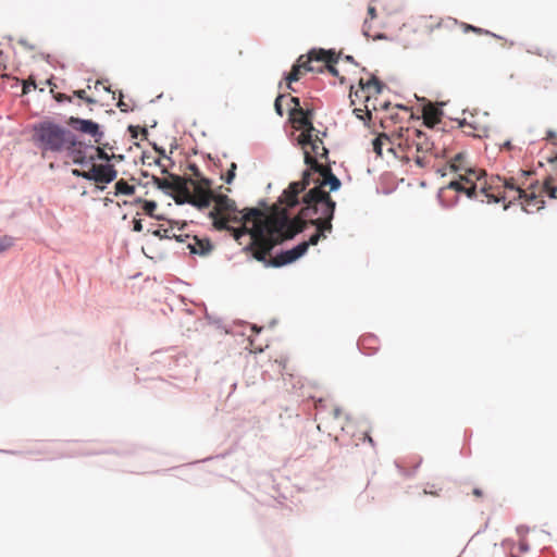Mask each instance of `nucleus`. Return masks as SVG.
I'll return each instance as SVG.
<instances>
[{
	"mask_svg": "<svg viewBox=\"0 0 557 557\" xmlns=\"http://www.w3.org/2000/svg\"><path fill=\"white\" fill-rule=\"evenodd\" d=\"M458 126L462 132L472 137L482 138L487 136L488 128L485 125L479 124L475 121L461 120L458 122Z\"/></svg>",
	"mask_w": 557,
	"mask_h": 557,
	"instance_id": "4be33fe9",
	"label": "nucleus"
},
{
	"mask_svg": "<svg viewBox=\"0 0 557 557\" xmlns=\"http://www.w3.org/2000/svg\"><path fill=\"white\" fill-rule=\"evenodd\" d=\"M450 169L458 173V178L449 182L442 187L438 197L442 201H446L449 191L463 193L469 198L476 197L478 182L482 171H478L465 165V156L458 153L450 163Z\"/></svg>",
	"mask_w": 557,
	"mask_h": 557,
	"instance_id": "423d86ee",
	"label": "nucleus"
},
{
	"mask_svg": "<svg viewBox=\"0 0 557 557\" xmlns=\"http://www.w3.org/2000/svg\"><path fill=\"white\" fill-rule=\"evenodd\" d=\"M393 145L401 158L407 161L413 160L420 168H424L428 161V153L433 149V143L428 135L414 127H400L394 132Z\"/></svg>",
	"mask_w": 557,
	"mask_h": 557,
	"instance_id": "39448f33",
	"label": "nucleus"
},
{
	"mask_svg": "<svg viewBox=\"0 0 557 557\" xmlns=\"http://www.w3.org/2000/svg\"><path fill=\"white\" fill-rule=\"evenodd\" d=\"M138 202H141V200H138ZM157 209V203L154 201H143V210L144 212L151 216V218H154V211Z\"/></svg>",
	"mask_w": 557,
	"mask_h": 557,
	"instance_id": "c756f323",
	"label": "nucleus"
},
{
	"mask_svg": "<svg viewBox=\"0 0 557 557\" xmlns=\"http://www.w3.org/2000/svg\"><path fill=\"white\" fill-rule=\"evenodd\" d=\"M507 177L496 176L492 178L488 184L486 182H478V189H480L481 194L484 195L487 202L499 203L503 201V193L506 184Z\"/></svg>",
	"mask_w": 557,
	"mask_h": 557,
	"instance_id": "f8f14e48",
	"label": "nucleus"
},
{
	"mask_svg": "<svg viewBox=\"0 0 557 557\" xmlns=\"http://www.w3.org/2000/svg\"><path fill=\"white\" fill-rule=\"evenodd\" d=\"M304 207L295 218H290L287 208L274 206L269 214L252 208L246 220H253L249 235L253 249V257L258 261H265L267 256L276 246L294 238L301 233L308 222L317 227V232L309 238V246L317 245L324 233L332 232V220L336 202L318 189H310L302 198Z\"/></svg>",
	"mask_w": 557,
	"mask_h": 557,
	"instance_id": "f03ea898",
	"label": "nucleus"
},
{
	"mask_svg": "<svg viewBox=\"0 0 557 557\" xmlns=\"http://www.w3.org/2000/svg\"><path fill=\"white\" fill-rule=\"evenodd\" d=\"M97 156L101 160H106V161L110 160V157L101 148H97Z\"/></svg>",
	"mask_w": 557,
	"mask_h": 557,
	"instance_id": "ea45409f",
	"label": "nucleus"
},
{
	"mask_svg": "<svg viewBox=\"0 0 557 557\" xmlns=\"http://www.w3.org/2000/svg\"><path fill=\"white\" fill-rule=\"evenodd\" d=\"M556 138H557V137H556V134H555L554 132L549 131V132L547 133V139H549L553 144H555V143H556V141H555V140H556Z\"/></svg>",
	"mask_w": 557,
	"mask_h": 557,
	"instance_id": "de8ad7c7",
	"label": "nucleus"
},
{
	"mask_svg": "<svg viewBox=\"0 0 557 557\" xmlns=\"http://www.w3.org/2000/svg\"><path fill=\"white\" fill-rule=\"evenodd\" d=\"M74 96H76L77 98L84 100L88 104H95L96 103V99H94L91 97H88L87 94H86V90H84V89L75 90L74 91Z\"/></svg>",
	"mask_w": 557,
	"mask_h": 557,
	"instance_id": "2f4dec72",
	"label": "nucleus"
},
{
	"mask_svg": "<svg viewBox=\"0 0 557 557\" xmlns=\"http://www.w3.org/2000/svg\"><path fill=\"white\" fill-rule=\"evenodd\" d=\"M133 230L135 232H141L143 231L141 220H134V227H133Z\"/></svg>",
	"mask_w": 557,
	"mask_h": 557,
	"instance_id": "a19ab883",
	"label": "nucleus"
},
{
	"mask_svg": "<svg viewBox=\"0 0 557 557\" xmlns=\"http://www.w3.org/2000/svg\"><path fill=\"white\" fill-rule=\"evenodd\" d=\"M141 133L146 136L147 135V129L146 128H141Z\"/></svg>",
	"mask_w": 557,
	"mask_h": 557,
	"instance_id": "6e6d98bb",
	"label": "nucleus"
},
{
	"mask_svg": "<svg viewBox=\"0 0 557 557\" xmlns=\"http://www.w3.org/2000/svg\"><path fill=\"white\" fill-rule=\"evenodd\" d=\"M236 169H237V165L236 163L232 162L231 163V166H230V170L227 171L226 175L225 176H222V178L227 183H232L234 177H235V172H236Z\"/></svg>",
	"mask_w": 557,
	"mask_h": 557,
	"instance_id": "473e14b6",
	"label": "nucleus"
},
{
	"mask_svg": "<svg viewBox=\"0 0 557 557\" xmlns=\"http://www.w3.org/2000/svg\"><path fill=\"white\" fill-rule=\"evenodd\" d=\"M326 53H329L330 57H331L330 61L326 60V59H322V60H314V62H317V63H321V62L325 63V67L329 70V72L332 73L333 75L337 76L338 72H337L336 67L334 66V64L337 63V57H336L335 52L331 51V50L326 51Z\"/></svg>",
	"mask_w": 557,
	"mask_h": 557,
	"instance_id": "cd10ccee",
	"label": "nucleus"
},
{
	"mask_svg": "<svg viewBox=\"0 0 557 557\" xmlns=\"http://www.w3.org/2000/svg\"><path fill=\"white\" fill-rule=\"evenodd\" d=\"M304 207L295 218H290L287 208L274 206L269 214L252 208L246 220H253L249 235L253 249V257L258 261H265L267 256L276 246L294 238L301 233L308 222L317 227V232L309 238V246L317 245L324 233L332 232V220L336 202L318 189H310L302 198Z\"/></svg>",
	"mask_w": 557,
	"mask_h": 557,
	"instance_id": "f257e3e1",
	"label": "nucleus"
},
{
	"mask_svg": "<svg viewBox=\"0 0 557 557\" xmlns=\"http://www.w3.org/2000/svg\"><path fill=\"white\" fill-rule=\"evenodd\" d=\"M135 186L129 185L126 181L120 180L115 183V195H133Z\"/></svg>",
	"mask_w": 557,
	"mask_h": 557,
	"instance_id": "bb28decb",
	"label": "nucleus"
},
{
	"mask_svg": "<svg viewBox=\"0 0 557 557\" xmlns=\"http://www.w3.org/2000/svg\"><path fill=\"white\" fill-rule=\"evenodd\" d=\"M505 146H506L507 148H510V143H506V144H505Z\"/></svg>",
	"mask_w": 557,
	"mask_h": 557,
	"instance_id": "13d9d810",
	"label": "nucleus"
},
{
	"mask_svg": "<svg viewBox=\"0 0 557 557\" xmlns=\"http://www.w3.org/2000/svg\"><path fill=\"white\" fill-rule=\"evenodd\" d=\"M326 136L325 132L320 133L319 131L312 134L310 143L307 146L311 147V152L314 154L313 158L327 159L329 150L324 146L323 137Z\"/></svg>",
	"mask_w": 557,
	"mask_h": 557,
	"instance_id": "412c9836",
	"label": "nucleus"
},
{
	"mask_svg": "<svg viewBox=\"0 0 557 557\" xmlns=\"http://www.w3.org/2000/svg\"><path fill=\"white\" fill-rule=\"evenodd\" d=\"M443 115L442 109L433 103H428L423 107L422 116L424 124L429 127H434L441 122Z\"/></svg>",
	"mask_w": 557,
	"mask_h": 557,
	"instance_id": "b1692460",
	"label": "nucleus"
},
{
	"mask_svg": "<svg viewBox=\"0 0 557 557\" xmlns=\"http://www.w3.org/2000/svg\"><path fill=\"white\" fill-rule=\"evenodd\" d=\"M123 94L120 91V99H119V102H117V107L120 108V110L122 112H128L131 110L129 106L127 103H125L123 100Z\"/></svg>",
	"mask_w": 557,
	"mask_h": 557,
	"instance_id": "e433bc0d",
	"label": "nucleus"
},
{
	"mask_svg": "<svg viewBox=\"0 0 557 557\" xmlns=\"http://www.w3.org/2000/svg\"><path fill=\"white\" fill-rule=\"evenodd\" d=\"M394 133L391 135L380 134L372 143L373 150L377 156H382L383 146H388V151L396 153V145H393Z\"/></svg>",
	"mask_w": 557,
	"mask_h": 557,
	"instance_id": "393cba45",
	"label": "nucleus"
},
{
	"mask_svg": "<svg viewBox=\"0 0 557 557\" xmlns=\"http://www.w3.org/2000/svg\"><path fill=\"white\" fill-rule=\"evenodd\" d=\"M372 337H363L361 344L364 346L367 341H371Z\"/></svg>",
	"mask_w": 557,
	"mask_h": 557,
	"instance_id": "603ef678",
	"label": "nucleus"
},
{
	"mask_svg": "<svg viewBox=\"0 0 557 557\" xmlns=\"http://www.w3.org/2000/svg\"><path fill=\"white\" fill-rule=\"evenodd\" d=\"M290 102L294 104V107H293V108H301L299 98H297V97H292V98H290Z\"/></svg>",
	"mask_w": 557,
	"mask_h": 557,
	"instance_id": "c03bdc74",
	"label": "nucleus"
},
{
	"mask_svg": "<svg viewBox=\"0 0 557 557\" xmlns=\"http://www.w3.org/2000/svg\"><path fill=\"white\" fill-rule=\"evenodd\" d=\"M330 54L326 53V50L323 49H312L308 52V54L300 55L297 59V62L293 65L289 74L285 77L288 87H290L292 83L298 82L301 75L306 72H322L323 65H314V60L326 59L330 61Z\"/></svg>",
	"mask_w": 557,
	"mask_h": 557,
	"instance_id": "6e6552de",
	"label": "nucleus"
},
{
	"mask_svg": "<svg viewBox=\"0 0 557 557\" xmlns=\"http://www.w3.org/2000/svg\"><path fill=\"white\" fill-rule=\"evenodd\" d=\"M541 189L545 191L550 198H557V172L555 174L548 175L542 186Z\"/></svg>",
	"mask_w": 557,
	"mask_h": 557,
	"instance_id": "a878e982",
	"label": "nucleus"
},
{
	"mask_svg": "<svg viewBox=\"0 0 557 557\" xmlns=\"http://www.w3.org/2000/svg\"><path fill=\"white\" fill-rule=\"evenodd\" d=\"M189 170L193 172V174L199 180L201 178L200 177V172H199V169L197 168V165L195 164H190L189 165Z\"/></svg>",
	"mask_w": 557,
	"mask_h": 557,
	"instance_id": "79ce46f5",
	"label": "nucleus"
},
{
	"mask_svg": "<svg viewBox=\"0 0 557 557\" xmlns=\"http://www.w3.org/2000/svg\"><path fill=\"white\" fill-rule=\"evenodd\" d=\"M310 169L305 171L300 181L290 183L284 190L281 202L285 203L287 208H294L298 203L299 194L310 184Z\"/></svg>",
	"mask_w": 557,
	"mask_h": 557,
	"instance_id": "4468645a",
	"label": "nucleus"
},
{
	"mask_svg": "<svg viewBox=\"0 0 557 557\" xmlns=\"http://www.w3.org/2000/svg\"><path fill=\"white\" fill-rule=\"evenodd\" d=\"M86 171H81V170H77V169H74L72 171L73 175L75 176H78V177H83L84 178V174H85Z\"/></svg>",
	"mask_w": 557,
	"mask_h": 557,
	"instance_id": "09e8293b",
	"label": "nucleus"
},
{
	"mask_svg": "<svg viewBox=\"0 0 557 557\" xmlns=\"http://www.w3.org/2000/svg\"><path fill=\"white\" fill-rule=\"evenodd\" d=\"M315 419L319 420L318 429L324 425L325 429H344L342 422L343 412L339 407L329 399L320 398L314 403Z\"/></svg>",
	"mask_w": 557,
	"mask_h": 557,
	"instance_id": "9d476101",
	"label": "nucleus"
},
{
	"mask_svg": "<svg viewBox=\"0 0 557 557\" xmlns=\"http://www.w3.org/2000/svg\"><path fill=\"white\" fill-rule=\"evenodd\" d=\"M103 89H104L106 91H108V92H111V88H110V86H103Z\"/></svg>",
	"mask_w": 557,
	"mask_h": 557,
	"instance_id": "864d4df0",
	"label": "nucleus"
},
{
	"mask_svg": "<svg viewBox=\"0 0 557 557\" xmlns=\"http://www.w3.org/2000/svg\"><path fill=\"white\" fill-rule=\"evenodd\" d=\"M153 235L160 238H172V231L168 228H159L153 232Z\"/></svg>",
	"mask_w": 557,
	"mask_h": 557,
	"instance_id": "72a5a7b5",
	"label": "nucleus"
},
{
	"mask_svg": "<svg viewBox=\"0 0 557 557\" xmlns=\"http://www.w3.org/2000/svg\"><path fill=\"white\" fill-rule=\"evenodd\" d=\"M14 244V238L8 235L0 237V253L8 250Z\"/></svg>",
	"mask_w": 557,
	"mask_h": 557,
	"instance_id": "7c9ffc66",
	"label": "nucleus"
},
{
	"mask_svg": "<svg viewBox=\"0 0 557 557\" xmlns=\"http://www.w3.org/2000/svg\"><path fill=\"white\" fill-rule=\"evenodd\" d=\"M54 99L57 101H59V102H62V101H65V100L66 101H71L72 100V98L70 96H66L65 94H61V92L54 95Z\"/></svg>",
	"mask_w": 557,
	"mask_h": 557,
	"instance_id": "58836bf2",
	"label": "nucleus"
},
{
	"mask_svg": "<svg viewBox=\"0 0 557 557\" xmlns=\"http://www.w3.org/2000/svg\"><path fill=\"white\" fill-rule=\"evenodd\" d=\"M308 250V244H299L293 249L283 251L270 260L272 267L278 268L292 263L302 257Z\"/></svg>",
	"mask_w": 557,
	"mask_h": 557,
	"instance_id": "a211bd4d",
	"label": "nucleus"
},
{
	"mask_svg": "<svg viewBox=\"0 0 557 557\" xmlns=\"http://www.w3.org/2000/svg\"><path fill=\"white\" fill-rule=\"evenodd\" d=\"M117 175L116 170L110 164H91L90 169L85 172L84 178L95 181L97 183H111Z\"/></svg>",
	"mask_w": 557,
	"mask_h": 557,
	"instance_id": "2eb2a0df",
	"label": "nucleus"
},
{
	"mask_svg": "<svg viewBox=\"0 0 557 557\" xmlns=\"http://www.w3.org/2000/svg\"><path fill=\"white\" fill-rule=\"evenodd\" d=\"M362 33L367 38L373 40L384 38L382 24L377 21L376 10L373 5L368 7V15L363 22Z\"/></svg>",
	"mask_w": 557,
	"mask_h": 557,
	"instance_id": "dca6fc26",
	"label": "nucleus"
},
{
	"mask_svg": "<svg viewBox=\"0 0 557 557\" xmlns=\"http://www.w3.org/2000/svg\"><path fill=\"white\" fill-rule=\"evenodd\" d=\"M460 26H461V28H462V30H463L465 33L473 32V33H475L476 35H491V36H494V37H495V35H494V34H492L491 32L485 30V29L480 28V27H475V26L470 25V24H467V23H461V24H460Z\"/></svg>",
	"mask_w": 557,
	"mask_h": 557,
	"instance_id": "c85d7f7f",
	"label": "nucleus"
},
{
	"mask_svg": "<svg viewBox=\"0 0 557 557\" xmlns=\"http://www.w3.org/2000/svg\"><path fill=\"white\" fill-rule=\"evenodd\" d=\"M503 203L504 208H507L508 205L512 203L516 200H522L523 195H525V189H523L512 177L506 178V184L504 188Z\"/></svg>",
	"mask_w": 557,
	"mask_h": 557,
	"instance_id": "aec40b11",
	"label": "nucleus"
},
{
	"mask_svg": "<svg viewBox=\"0 0 557 557\" xmlns=\"http://www.w3.org/2000/svg\"><path fill=\"white\" fill-rule=\"evenodd\" d=\"M382 91V84L381 82L372 76L371 78L364 81L363 78L359 79L358 88L354 89V86L350 87V100L351 104H355V99L352 97H359V94H362L363 103L366 107V114L371 119V112L377 111L379 109L386 110L388 108V102H382L380 104H376V97Z\"/></svg>",
	"mask_w": 557,
	"mask_h": 557,
	"instance_id": "0eeeda50",
	"label": "nucleus"
},
{
	"mask_svg": "<svg viewBox=\"0 0 557 557\" xmlns=\"http://www.w3.org/2000/svg\"><path fill=\"white\" fill-rule=\"evenodd\" d=\"M32 139L42 158L74 150L77 145L76 136L70 129L48 121L34 126Z\"/></svg>",
	"mask_w": 557,
	"mask_h": 557,
	"instance_id": "20e7f679",
	"label": "nucleus"
},
{
	"mask_svg": "<svg viewBox=\"0 0 557 557\" xmlns=\"http://www.w3.org/2000/svg\"><path fill=\"white\" fill-rule=\"evenodd\" d=\"M188 249L193 255L207 256L212 250L211 242L208 238L191 236L188 242Z\"/></svg>",
	"mask_w": 557,
	"mask_h": 557,
	"instance_id": "5701e85b",
	"label": "nucleus"
},
{
	"mask_svg": "<svg viewBox=\"0 0 557 557\" xmlns=\"http://www.w3.org/2000/svg\"><path fill=\"white\" fill-rule=\"evenodd\" d=\"M305 163L320 176L314 181L317 185L312 189H318L322 194L330 196V193L324 190L325 186H329L330 191L337 190L341 187V181L333 174L331 168L319 163L312 157V153L307 150H305Z\"/></svg>",
	"mask_w": 557,
	"mask_h": 557,
	"instance_id": "1a4fd4ad",
	"label": "nucleus"
},
{
	"mask_svg": "<svg viewBox=\"0 0 557 557\" xmlns=\"http://www.w3.org/2000/svg\"><path fill=\"white\" fill-rule=\"evenodd\" d=\"M283 97H284L283 95L277 96L275 99V102H274L275 111L280 116H283V114H284L283 107L281 103Z\"/></svg>",
	"mask_w": 557,
	"mask_h": 557,
	"instance_id": "f704fd0d",
	"label": "nucleus"
},
{
	"mask_svg": "<svg viewBox=\"0 0 557 557\" xmlns=\"http://www.w3.org/2000/svg\"><path fill=\"white\" fill-rule=\"evenodd\" d=\"M67 124L72 126L75 131L92 136L96 143H99L100 138L102 137V133L99 129V125L92 122L91 120H83L71 116L67 121Z\"/></svg>",
	"mask_w": 557,
	"mask_h": 557,
	"instance_id": "6ab92c4d",
	"label": "nucleus"
},
{
	"mask_svg": "<svg viewBox=\"0 0 557 557\" xmlns=\"http://www.w3.org/2000/svg\"><path fill=\"white\" fill-rule=\"evenodd\" d=\"M153 184L162 190H173L180 196H189V188L187 187V180L175 175L169 174L168 178H160L152 176Z\"/></svg>",
	"mask_w": 557,
	"mask_h": 557,
	"instance_id": "ddd939ff",
	"label": "nucleus"
},
{
	"mask_svg": "<svg viewBox=\"0 0 557 557\" xmlns=\"http://www.w3.org/2000/svg\"><path fill=\"white\" fill-rule=\"evenodd\" d=\"M472 494H473L476 498H482V497H483V491H482L481 488H473Z\"/></svg>",
	"mask_w": 557,
	"mask_h": 557,
	"instance_id": "49530a36",
	"label": "nucleus"
},
{
	"mask_svg": "<svg viewBox=\"0 0 557 557\" xmlns=\"http://www.w3.org/2000/svg\"><path fill=\"white\" fill-rule=\"evenodd\" d=\"M290 121L296 129L302 132L298 136V144L305 148L310 143L312 134L318 132L312 123L313 111L304 108H292L289 111Z\"/></svg>",
	"mask_w": 557,
	"mask_h": 557,
	"instance_id": "9b49d317",
	"label": "nucleus"
},
{
	"mask_svg": "<svg viewBox=\"0 0 557 557\" xmlns=\"http://www.w3.org/2000/svg\"><path fill=\"white\" fill-rule=\"evenodd\" d=\"M26 89H27V85H26V84H24V86H23V91H24V94L26 92Z\"/></svg>",
	"mask_w": 557,
	"mask_h": 557,
	"instance_id": "4d7b16f0",
	"label": "nucleus"
},
{
	"mask_svg": "<svg viewBox=\"0 0 557 557\" xmlns=\"http://www.w3.org/2000/svg\"><path fill=\"white\" fill-rule=\"evenodd\" d=\"M99 85H102V82L101 81H97L96 84H95V88H97Z\"/></svg>",
	"mask_w": 557,
	"mask_h": 557,
	"instance_id": "5fc2aeb1",
	"label": "nucleus"
},
{
	"mask_svg": "<svg viewBox=\"0 0 557 557\" xmlns=\"http://www.w3.org/2000/svg\"><path fill=\"white\" fill-rule=\"evenodd\" d=\"M356 100H359V101H362L363 102V99H362V94H359V97H352Z\"/></svg>",
	"mask_w": 557,
	"mask_h": 557,
	"instance_id": "3c124183",
	"label": "nucleus"
},
{
	"mask_svg": "<svg viewBox=\"0 0 557 557\" xmlns=\"http://www.w3.org/2000/svg\"><path fill=\"white\" fill-rule=\"evenodd\" d=\"M536 54L541 55V57H544L546 59H549V58H554V54L550 53L549 51H546V52H543V51H537Z\"/></svg>",
	"mask_w": 557,
	"mask_h": 557,
	"instance_id": "a18cd8bd",
	"label": "nucleus"
},
{
	"mask_svg": "<svg viewBox=\"0 0 557 557\" xmlns=\"http://www.w3.org/2000/svg\"><path fill=\"white\" fill-rule=\"evenodd\" d=\"M128 131H129V133H131L133 138H137V136H138V127L137 126L131 125L128 127Z\"/></svg>",
	"mask_w": 557,
	"mask_h": 557,
	"instance_id": "37998d69",
	"label": "nucleus"
},
{
	"mask_svg": "<svg viewBox=\"0 0 557 557\" xmlns=\"http://www.w3.org/2000/svg\"><path fill=\"white\" fill-rule=\"evenodd\" d=\"M519 547H520L521 552H527L528 548H529L525 541H521L520 544H519Z\"/></svg>",
	"mask_w": 557,
	"mask_h": 557,
	"instance_id": "8fccbe9b",
	"label": "nucleus"
},
{
	"mask_svg": "<svg viewBox=\"0 0 557 557\" xmlns=\"http://www.w3.org/2000/svg\"><path fill=\"white\" fill-rule=\"evenodd\" d=\"M172 238H175L177 242L180 243H186V245L188 246V242H189V238H190V235L189 234H180V235H176L174 233H172Z\"/></svg>",
	"mask_w": 557,
	"mask_h": 557,
	"instance_id": "c9c22d12",
	"label": "nucleus"
},
{
	"mask_svg": "<svg viewBox=\"0 0 557 557\" xmlns=\"http://www.w3.org/2000/svg\"><path fill=\"white\" fill-rule=\"evenodd\" d=\"M186 180L187 185L190 184L194 188L193 193L189 191V196H183L187 202L201 209L209 207L211 201H214V207L209 216L212 219L215 230L231 231L235 239L249 234L250 227H248V224L253 226V220H246V216L252 208L240 211L237 209L235 201L226 195H214L211 190V181L206 177L197 181Z\"/></svg>",
	"mask_w": 557,
	"mask_h": 557,
	"instance_id": "7ed1b4c3",
	"label": "nucleus"
},
{
	"mask_svg": "<svg viewBox=\"0 0 557 557\" xmlns=\"http://www.w3.org/2000/svg\"><path fill=\"white\" fill-rule=\"evenodd\" d=\"M544 191L541 189V186L531 185L529 189H525V195L521 200V206L523 210L528 213H532L539 211L543 208L544 201L542 199V194Z\"/></svg>",
	"mask_w": 557,
	"mask_h": 557,
	"instance_id": "f3484780",
	"label": "nucleus"
},
{
	"mask_svg": "<svg viewBox=\"0 0 557 557\" xmlns=\"http://www.w3.org/2000/svg\"><path fill=\"white\" fill-rule=\"evenodd\" d=\"M354 113L356 114V116L361 120V121H366V119H369L366 114V110L363 111L362 109H359V108H355L354 109Z\"/></svg>",
	"mask_w": 557,
	"mask_h": 557,
	"instance_id": "4c0bfd02",
	"label": "nucleus"
}]
</instances>
